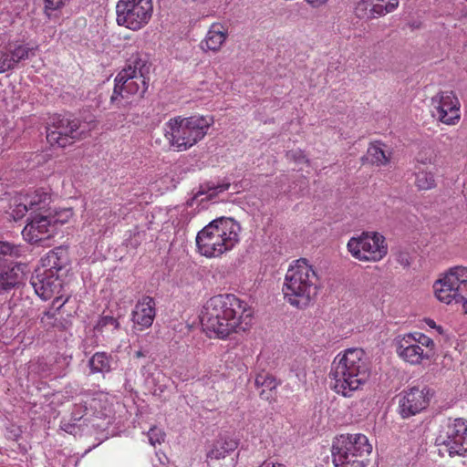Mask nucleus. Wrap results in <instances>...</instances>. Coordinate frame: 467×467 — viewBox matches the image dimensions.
Wrapping results in <instances>:
<instances>
[{
  "label": "nucleus",
  "instance_id": "f257e3e1",
  "mask_svg": "<svg viewBox=\"0 0 467 467\" xmlns=\"http://www.w3.org/2000/svg\"><path fill=\"white\" fill-rule=\"evenodd\" d=\"M253 311L248 304L234 295H217L206 301L201 313L203 329L224 339L232 333L245 331L252 325Z\"/></svg>",
  "mask_w": 467,
  "mask_h": 467
},
{
  "label": "nucleus",
  "instance_id": "f03ea898",
  "mask_svg": "<svg viewBox=\"0 0 467 467\" xmlns=\"http://www.w3.org/2000/svg\"><path fill=\"white\" fill-rule=\"evenodd\" d=\"M369 377V365L361 348H348L338 353L329 372L331 388L346 398L362 389Z\"/></svg>",
  "mask_w": 467,
  "mask_h": 467
},
{
  "label": "nucleus",
  "instance_id": "7ed1b4c3",
  "mask_svg": "<svg viewBox=\"0 0 467 467\" xmlns=\"http://www.w3.org/2000/svg\"><path fill=\"white\" fill-rule=\"evenodd\" d=\"M67 250L62 246L49 251L40 260L30 283L36 294L44 301L53 299V306L69 296L65 293L64 276L68 265Z\"/></svg>",
  "mask_w": 467,
  "mask_h": 467
},
{
  "label": "nucleus",
  "instance_id": "20e7f679",
  "mask_svg": "<svg viewBox=\"0 0 467 467\" xmlns=\"http://www.w3.org/2000/svg\"><path fill=\"white\" fill-rule=\"evenodd\" d=\"M319 289L316 268L305 258L293 261L285 275V299L293 306L306 308L316 299Z\"/></svg>",
  "mask_w": 467,
  "mask_h": 467
},
{
  "label": "nucleus",
  "instance_id": "39448f33",
  "mask_svg": "<svg viewBox=\"0 0 467 467\" xmlns=\"http://www.w3.org/2000/svg\"><path fill=\"white\" fill-rule=\"evenodd\" d=\"M241 231L240 223L234 218H216L198 232L197 251L207 258L220 257L239 244Z\"/></svg>",
  "mask_w": 467,
  "mask_h": 467
},
{
  "label": "nucleus",
  "instance_id": "423d86ee",
  "mask_svg": "<svg viewBox=\"0 0 467 467\" xmlns=\"http://www.w3.org/2000/svg\"><path fill=\"white\" fill-rule=\"evenodd\" d=\"M213 123L211 115L176 116L164 123L163 135L171 149L185 151L202 140Z\"/></svg>",
  "mask_w": 467,
  "mask_h": 467
},
{
  "label": "nucleus",
  "instance_id": "0eeeda50",
  "mask_svg": "<svg viewBox=\"0 0 467 467\" xmlns=\"http://www.w3.org/2000/svg\"><path fill=\"white\" fill-rule=\"evenodd\" d=\"M436 298L444 304H459L467 315V266L455 265L446 270L433 284Z\"/></svg>",
  "mask_w": 467,
  "mask_h": 467
},
{
  "label": "nucleus",
  "instance_id": "6e6552de",
  "mask_svg": "<svg viewBox=\"0 0 467 467\" xmlns=\"http://www.w3.org/2000/svg\"><path fill=\"white\" fill-rule=\"evenodd\" d=\"M441 455L467 457V420L445 418L441 420L435 438Z\"/></svg>",
  "mask_w": 467,
  "mask_h": 467
},
{
  "label": "nucleus",
  "instance_id": "1a4fd4ad",
  "mask_svg": "<svg viewBox=\"0 0 467 467\" xmlns=\"http://www.w3.org/2000/svg\"><path fill=\"white\" fill-rule=\"evenodd\" d=\"M393 344L397 356L410 365H421L435 354L433 339L419 331L399 335Z\"/></svg>",
  "mask_w": 467,
  "mask_h": 467
},
{
  "label": "nucleus",
  "instance_id": "9d476101",
  "mask_svg": "<svg viewBox=\"0 0 467 467\" xmlns=\"http://www.w3.org/2000/svg\"><path fill=\"white\" fill-rule=\"evenodd\" d=\"M372 446L366 435L361 433L341 434L332 444V460L335 467H363L358 460L365 454H369Z\"/></svg>",
  "mask_w": 467,
  "mask_h": 467
},
{
  "label": "nucleus",
  "instance_id": "9b49d317",
  "mask_svg": "<svg viewBox=\"0 0 467 467\" xmlns=\"http://www.w3.org/2000/svg\"><path fill=\"white\" fill-rule=\"evenodd\" d=\"M149 78L145 76L141 60L134 61V65L125 67L115 78V87L110 98L112 104L118 108L126 107L130 101L128 95L142 96L148 88Z\"/></svg>",
  "mask_w": 467,
  "mask_h": 467
},
{
  "label": "nucleus",
  "instance_id": "f8f14e48",
  "mask_svg": "<svg viewBox=\"0 0 467 467\" xmlns=\"http://www.w3.org/2000/svg\"><path fill=\"white\" fill-rule=\"evenodd\" d=\"M153 13L152 0H119L116 5V22L132 31L146 26Z\"/></svg>",
  "mask_w": 467,
  "mask_h": 467
},
{
  "label": "nucleus",
  "instance_id": "ddd939ff",
  "mask_svg": "<svg viewBox=\"0 0 467 467\" xmlns=\"http://www.w3.org/2000/svg\"><path fill=\"white\" fill-rule=\"evenodd\" d=\"M347 247L355 259L362 262H379L388 254L385 237L376 232H365L351 237Z\"/></svg>",
  "mask_w": 467,
  "mask_h": 467
},
{
  "label": "nucleus",
  "instance_id": "4468645a",
  "mask_svg": "<svg viewBox=\"0 0 467 467\" xmlns=\"http://www.w3.org/2000/svg\"><path fill=\"white\" fill-rule=\"evenodd\" d=\"M79 120L68 116L56 115L47 129V140L51 146L64 148L81 137Z\"/></svg>",
  "mask_w": 467,
  "mask_h": 467
},
{
  "label": "nucleus",
  "instance_id": "2eb2a0df",
  "mask_svg": "<svg viewBox=\"0 0 467 467\" xmlns=\"http://www.w3.org/2000/svg\"><path fill=\"white\" fill-rule=\"evenodd\" d=\"M51 202L50 194L44 189L15 195L10 202V215L15 221L22 219L27 213L30 215L46 211Z\"/></svg>",
  "mask_w": 467,
  "mask_h": 467
},
{
  "label": "nucleus",
  "instance_id": "dca6fc26",
  "mask_svg": "<svg viewBox=\"0 0 467 467\" xmlns=\"http://www.w3.org/2000/svg\"><path fill=\"white\" fill-rule=\"evenodd\" d=\"M112 403L109 395L103 392L85 393L76 403L72 410V420H80L85 415L90 414L97 418L108 417L112 411Z\"/></svg>",
  "mask_w": 467,
  "mask_h": 467
},
{
  "label": "nucleus",
  "instance_id": "f3484780",
  "mask_svg": "<svg viewBox=\"0 0 467 467\" xmlns=\"http://www.w3.org/2000/svg\"><path fill=\"white\" fill-rule=\"evenodd\" d=\"M431 116L446 125L456 124L461 117V103L452 91H441L431 98Z\"/></svg>",
  "mask_w": 467,
  "mask_h": 467
},
{
  "label": "nucleus",
  "instance_id": "a211bd4d",
  "mask_svg": "<svg viewBox=\"0 0 467 467\" xmlns=\"http://www.w3.org/2000/svg\"><path fill=\"white\" fill-rule=\"evenodd\" d=\"M431 396V390L427 387H411L404 389L399 400L400 416L406 419L420 413L428 407Z\"/></svg>",
  "mask_w": 467,
  "mask_h": 467
},
{
  "label": "nucleus",
  "instance_id": "6ab92c4d",
  "mask_svg": "<svg viewBox=\"0 0 467 467\" xmlns=\"http://www.w3.org/2000/svg\"><path fill=\"white\" fill-rule=\"evenodd\" d=\"M54 225L48 215H31L29 222L22 231L23 237L31 244L45 241L52 236Z\"/></svg>",
  "mask_w": 467,
  "mask_h": 467
},
{
  "label": "nucleus",
  "instance_id": "aec40b11",
  "mask_svg": "<svg viewBox=\"0 0 467 467\" xmlns=\"http://www.w3.org/2000/svg\"><path fill=\"white\" fill-rule=\"evenodd\" d=\"M26 265L11 263L0 268V296H4L23 285L26 279Z\"/></svg>",
  "mask_w": 467,
  "mask_h": 467
},
{
  "label": "nucleus",
  "instance_id": "412c9836",
  "mask_svg": "<svg viewBox=\"0 0 467 467\" xmlns=\"http://www.w3.org/2000/svg\"><path fill=\"white\" fill-rule=\"evenodd\" d=\"M399 4V0H361L356 12L359 17L373 19L395 11Z\"/></svg>",
  "mask_w": 467,
  "mask_h": 467
},
{
  "label": "nucleus",
  "instance_id": "4be33fe9",
  "mask_svg": "<svg viewBox=\"0 0 467 467\" xmlns=\"http://www.w3.org/2000/svg\"><path fill=\"white\" fill-rule=\"evenodd\" d=\"M156 316V303L153 297L145 296L136 303L131 313V320L140 330L151 327Z\"/></svg>",
  "mask_w": 467,
  "mask_h": 467
},
{
  "label": "nucleus",
  "instance_id": "5701e85b",
  "mask_svg": "<svg viewBox=\"0 0 467 467\" xmlns=\"http://www.w3.org/2000/svg\"><path fill=\"white\" fill-rule=\"evenodd\" d=\"M34 55L27 45H10L0 51V73L14 69L17 64Z\"/></svg>",
  "mask_w": 467,
  "mask_h": 467
},
{
  "label": "nucleus",
  "instance_id": "b1692460",
  "mask_svg": "<svg viewBox=\"0 0 467 467\" xmlns=\"http://www.w3.org/2000/svg\"><path fill=\"white\" fill-rule=\"evenodd\" d=\"M229 36V26L226 24L215 22L213 23L204 38L200 43L202 51L218 52L221 50Z\"/></svg>",
  "mask_w": 467,
  "mask_h": 467
},
{
  "label": "nucleus",
  "instance_id": "393cba45",
  "mask_svg": "<svg viewBox=\"0 0 467 467\" xmlns=\"http://www.w3.org/2000/svg\"><path fill=\"white\" fill-rule=\"evenodd\" d=\"M238 446L237 441L232 438H220L213 442L211 449L206 453L207 459L220 460L223 459L234 451Z\"/></svg>",
  "mask_w": 467,
  "mask_h": 467
},
{
  "label": "nucleus",
  "instance_id": "a878e982",
  "mask_svg": "<svg viewBox=\"0 0 467 467\" xmlns=\"http://www.w3.org/2000/svg\"><path fill=\"white\" fill-rule=\"evenodd\" d=\"M69 296H66L56 306H53L43 313L41 317V323L47 328L56 327L60 330L66 329L68 327L67 321H61L57 317V313L63 307V306L68 301Z\"/></svg>",
  "mask_w": 467,
  "mask_h": 467
},
{
  "label": "nucleus",
  "instance_id": "bb28decb",
  "mask_svg": "<svg viewBox=\"0 0 467 467\" xmlns=\"http://www.w3.org/2000/svg\"><path fill=\"white\" fill-rule=\"evenodd\" d=\"M114 360L107 352H96L88 360L91 373H108L112 369Z\"/></svg>",
  "mask_w": 467,
  "mask_h": 467
},
{
  "label": "nucleus",
  "instance_id": "cd10ccee",
  "mask_svg": "<svg viewBox=\"0 0 467 467\" xmlns=\"http://www.w3.org/2000/svg\"><path fill=\"white\" fill-rule=\"evenodd\" d=\"M254 384L257 388H263L260 392V397L263 400H271L274 399V390L276 389L278 383L272 375L266 372L257 374Z\"/></svg>",
  "mask_w": 467,
  "mask_h": 467
},
{
  "label": "nucleus",
  "instance_id": "c85d7f7f",
  "mask_svg": "<svg viewBox=\"0 0 467 467\" xmlns=\"http://www.w3.org/2000/svg\"><path fill=\"white\" fill-rule=\"evenodd\" d=\"M51 361V367L47 368L45 371L53 373L54 378H60L66 375L67 368H68L71 360V357L59 355L56 358H49Z\"/></svg>",
  "mask_w": 467,
  "mask_h": 467
},
{
  "label": "nucleus",
  "instance_id": "c756f323",
  "mask_svg": "<svg viewBox=\"0 0 467 467\" xmlns=\"http://www.w3.org/2000/svg\"><path fill=\"white\" fill-rule=\"evenodd\" d=\"M415 185L420 191H427L436 186L434 174L426 170H419L415 174Z\"/></svg>",
  "mask_w": 467,
  "mask_h": 467
},
{
  "label": "nucleus",
  "instance_id": "7c9ffc66",
  "mask_svg": "<svg viewBox=\"0 0 467 467\" xmlns=\"http://www.w3.org/2000/svg\"><path fill=\"white\" fill-rule=\"evenodd\" d=\"M367 158L371 163L377 165H384L389 161L385 151L379 144H372L368 147Z\"/></svg>",
  "mask_w": 467,
  "mask_h": 467
},
{
  "label": "nucleus",
  "instance_id": "2f4dec72",
  "mask_svg": "<svg viewBox=\"0 0 467 467\" xmlns=\"http://www.w3.org/2000/svg\"><path fill=\"white\" fill-rule=\"evenodd\" d=\"M50 358H39L36 362L31 363L29 366V369L31 372L37 373L40 377H49L53 376L52 372L45 371L47 368H50L51 365Z\"/></svg>",
  "mask_w": 467,
  "mask_h": 467
},
{
  "label": "nucleus",
  "instance_id": "473e14b6",
  "mask_svg": "<svg viewBox=\"0 0 467 467\" xmlns=\"http://www.w3.org/2000/svg\"><path fill=\"white\" fill-rule=\"evenodd\" d=\"M230 187L229 182H223V183H211L207 186V192H204V190L200 191L194 198H197L199 194L207 193V198L211 199L213 196L217 195L218 193L223 192L227 191Z\"/></svg>",
  "mask_w": 467,
  "mask_h": 467
},
{
  "label": "nucleus",
  "instance_id": "72a5a7b5",
  "mask_svg": "<svg viewBox=\"0 0 467 467\" xmlns=\"http://www.w3.org/2000/svg\"><path fill=\"white\" fill-rule=\"evenodd\" d=\"M165 436V432L156 426H153L148 431L149 442L152 446H156L157 444L163 442Z\"/></svg>",
  "mask_w": 467,
  "mask_h": 467
},
{
  "label": "nucleus",
  "instance_id": "f704fd0d",
  "mask_svg": "<svg viewBox=\"0 0 467 467\" xmlns=\"http://www.w3.org/2000/svg\"><path fill=\"white\" fill-rule=\"evenodd\" d=\"M19 252L17 246L8 242L0 241V265L6 255H16Z\"/></svg>",
  "mask_w": 467,
  "mask_h": 467
},
{
  "label": "nucleus",
  "instance_id": "c9c22d12",
  "mask_svg": "<svg viewBox=\"0 0 467 467\" xmlns=\"http://www.w3.org/2000/svg\"><path fill=\"white\" fill-rule=\"evenodd\" d=\"M107 326H111L114 329H117L119 327V323L113 317L105 316L99 320L97 328L99 329Z\"/></svg>",
  "mask_w": 467,
  "mask_h": 467
},
{
  "label": "nucleus",
  "instance_id": "e433bc0d",
  "mask_svg": "<svg viewBox=\"0 0 467 467\" xmlns=\"http://www.w3.org/2000/svg\"><path fill=\"white\" fill-rule=\"evenodd\" d=\"M287 158L294 160L295 162H298V163H307L308 162L306 156L303 154V152L301 150H291V151L287 152Z\"/></svg>",
  "mask_w": 467,
  "mask_h": 467
},
{
  "label": "nucleus",
  "instance_id": "4c0bfd02",
  "mask_svg": "<svg viewBox=\"0 0 467 467\" xmlns=\"http://www.w3.org/2000/svg\"><path fill=\"white\" fill-rule=\"evenodd\" d=\"M21 436V430L18 427H12L7 431V437L9 439L16 441Z\"/></svg>",
  "mask_w": 467,
  "mask_h": 467
},
{
  "label": "nucleus",
  "instance_id": "58836bf2",
  "mask_svg": "<svg viewBox=\"0 0 467 467\" xmlns=\"http://www.w3.org/2000/svg\"><path fill=\"white\" fill-rule=\"evenodd\" d=\"M307 3H309L314 7H318L325 3H327V0H306Z\"/></svg>",
  "mask_w": 467,
  "mask_h": 467
},
{
  "label": "nucleus",
  "instance_id": "ea45409f",
  "mask_svg": "<svg viewBox=\"0 0 467 467\" xmlns=\"http://www.w3.org/2000/svg\"><path fill=\"white\" fill-rule=\"evenodd\" d=\"M260 467H285L282 463L264 462Z\"/></svg>",
  "mask_w": 467,
  "mask_h": 467
},
{
  "label": "nucleus",
  "instance_id": "a19ab883",
  "mask_svg": "<svg viewBox=\"0 0 467 467\" xmlns=\"http://www.w3.org/2000/svg\"><path fill=\"white\" fill-rule=\"evenodd\" d=\"M145 356H146V352H145V351H142V350H138V351H136V352L134 353V357H135V358H143V357H145Z\"/></svg>",
  "mask_w": 467,
  "mask_h": 467
},
{
  "label": "nucleus",
  "instance_id": "79ce46f5",
  "mask_svg": "<svg viewBox=\"0 0 467 467\" xmlns=\"http://www.w3.org/2000/svg\"><path fill=\"white\" fill-rule=\"evenodd\" d=\"M426 324H427L430 327H431V328H434V327H436V326H437V325H436V323H435V321H434V320H432V319H427V320H426Z\"/></svg>",
  "mask_w": 467,
  "mask_h": 467
},
{
  "label": "nucleus",
  "instance_id": "37998d69",
  "mask_svg": "<svg viewBox=\"0 0 467 467\" xmlns=\"http://www.w3.org/2000/svg\"><path fill=\"white\" fill-rule=\"evenodd\" d=\"M434 328L438 331L439 334L443 333V328L441 326H436Z\"/></svg>",
  "mask_w": 467,
  "mask_h": 467
},
{
  "label": "nucleus",
  "instance_id": "c03bdc74",
  "mask_svg": "<svg viewBox=\"0 0 467 467\" xmlns=\"http://www.w3.org/2000/svg\"><path fill=\"white\" fill-rule=\"evenodd\" d=\"M420 161L421 163H423V164H427V163H430V164H431V163H432V161H431V159H429V160H425V161H423V160H420Z\"/></svg>",
  "mask_w": 467,
  "mask_h": 467
},
{
  "label": "nucleus",
  "instance_id": "a18cd8bd",
  "mask_svg": "<svg viewBox=\"0 0 467 467\" xmlns=\"http://www.w3.org/2000/svg\"><path fill=\"white\" fill-rule=\"evenodd\" d=\"M402 265H409V262H408L407 260H403Z\"/></svg>",
  "mask_w": 467,
  "mask_h": 467
},
{
  "label": "nucleus",
  "instance_id": "49530a36",
  "mask_svg": "<svg viewBox=\"0 0 467 467\" xmlns=\"http://www.w3.org/2000/svg\"><path fill=\"white\" fill-rule=\"evenodd\" d=\"M402 265H409V262H408L407 260H403Z\"/></svg>",
  "mask_w": 467,
  "mask_h": 467
},
{
  "label": "nucleus",
  "instance_id": "de8ad7c7",
  "mask_svg": "<svg viewBox=\"0 0 467 467\" xmlns=\"http://www.w3.org/2000/svg\"><path fill=\"white\" fill-rule=\"evenodd\" d=\"M145 371H146V367H143V368H142V369H141V373H142L143 375H145Z\"/></svg>",
  "mask_w": 467,
  "mask_h": 467
},
{
  "label": "nucleus",
  "instance_id": "09e8293b",
  "mask_svg": "<svg viewBox=\"0 0 467 467\" xmlns=\"http://www.w3.org/2000/svg\"><path fill=\"white\" fill-rule=\"evenodd\" d=\"M67 213L69 215H72V212H71V210L67 211Z\"/></svg>",
  "mask_w": 467,
  "mask_h": 467
},
{
  "label": "nucleus",
  "instance_id": "8fccbe9b",
  "mask_svg": "<svg viewBox=\"0 0 467 467\" xmlns=\"http://www.w3.org/2000/svg\"><path fill=\"white\" fill-rule=\"evenodd\" d=\"M467 2V0H465Z\"/></svg>",
  "mask_w": 467,
  "mask_h": 467
}]
</instances>
